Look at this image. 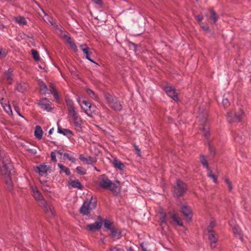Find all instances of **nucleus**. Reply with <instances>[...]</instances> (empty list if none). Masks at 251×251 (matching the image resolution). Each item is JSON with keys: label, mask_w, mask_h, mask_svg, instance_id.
<instances>
[{"label": "nucleus", "mask_w": 251, "mask_h": 251, "mask_svg": "<svg viewBox=\"0 0 251 251\" xmlns=\"http://www.w3.org/2000/svg\"><path fill=\"white\" fill-rule=\"evenodd\" d=\"M12 168L13 166L9 157L4 151L0 150V173L1 175L7 176L5 179V183L9 191L12 190L13 182L11 178L9 177V175L12 174Z\"/></svg>", "instance_id": "nucleus-1"}, {"label": "nucleus", "mask_w": 251, "mask_h": 251, "mask_svg": "<svg viewBox=\"0 0 251 251\" xmlns=\"http://www.w3.org/2000/svg\"><path fill=\"white\" fill-rule=\"evenodd\" d=\"M207 113L206 111L200 114L197 117V121L200 124V129L203 131L204 136H207L209 135V126L207 124Z\"/></svg>", "instance_id": "nucleus-2"}, {"label": "nucleus", "mask_w": 251, "mask_h": 251, "mask_svg": "<svg viewBox=\"0 0 251 251\" xmlns=\"http://www.w3.org/2000/svg\"><path fill=\"white\" fill-rule=\"evenodd\" d=\"M98 183L100 187L106 189H109L112 191H116L118 187L112 182L108 178L104 175L99 177Z\"/></svg>", "instance_id": "nucleus-3"}, {"label": "nucleus", "mask_w": 251, "mask_h": 251, "mask_svg": "<svg viewBox=\"0 0 251 251\" xmlns=\"http://www.w3.org/2000/svg\"><path fill=\"white\" fill-rule=\"evenodd\" d=\"M97 202L92 197L90 199L86 200L83 205L80 208V211L83 215H88L90 213V210L95 209L96 207Z\"/></svg>", "instance_id": "nucleus-4"}, {"label": "nucleus", "mask_w": 251, "mask_h": 251, "mask_svg": "<svg viewBox=\"0 0 251 251\" xmlns=\"http://www.w3.org/2000/svg\"><path fill=\"white\" fill-rule=\"evenodd\" d=\"M105 99L107 103L111 108L115 110H120L122 109V105L116 97L109 93H106L105 94Z\"/></svg>", "instance_id": "nucleus-5"}, {"label": "nucleus", "mask_w": 251, "mask_h": 251, "mask_svg": "<svg viewBox=\"0 0 251 251\" xmlns=\"http://www.w3.org/2000/svg\"><path fill=\"white\" fill-rule=\"evenodd\" d=\"M244 112L241 108H239L238 111L232 110L227 114V119L230 123L239 122L243 116Z\"/></svg>", "instance_id": "nucleus-6"}, {"label": "nucleus", "mask_w": 251, "mask_h": 251, "mask_svg": "<svg viewBox=\"0 0 251 251\" xmlns=\"http://www.w3.org/2000/svg\"><path fill=\"white\" fill-rule=\"evenodd\" d=\"M187 190V187L184 182L179 179L177 180L176 185L174 187V194L176 197L183 195Z\"/></svg>", "instance_id": "nucleus-7"}, {"label": "nucleus", "mask_w": 251, "mask_h": 251, "mask_svg": "<svg viewBox=\"0 0 251 251\" xmlns=\"http://www.w3.org/2000/svg\"><path fill=\"white\" fill-rule=\"evenodd\" d=\"M208 240L212 248L216 247V243L218 240V236L215 232L210 228H207Z\"/></svg>", "instance_id": "nucleus-8"}, {"label": "nucleus", "mask_w": 251, "mask_h": 251, "mask_svg": "<svg viewBox=\"0 0 251 251\" xmlns=\"http://www.w3.org/2000/svg\"><path fill=\"white\" fill-rule=\"evenodd\" d=\"M73 118L75 128L77 131H80L82 128V120L76 111L69 114Z\"/></svg>", "instance_id": "nucleus-9"}, {"label": "nucleus", "mask_w": 251, "mask_h": 251, "mask_svg": "<svg viewBox=\"0 0 251 251\" xmlns=\"http://www.w3.org/2000/svg\"><path fill=\"white\" fill-rule=\"evenodd\" d=\"M38 105L43 110L50 111L53 108L51 102L47 98L42 99L38 102Z\"/></svg>", "instance_id": "nucleus-10"}, {"label": "nucleus", "mask_w": 251, "mask_h": 251, "mask_svg": "<svg viewBox=\"0 0 251 251\" xmlns=\"http://www.w3.org/2000/svg\"><path fill=\"white\" fill-rule=\"evenodd\" d=\"M167 95L175 101L178 100V93L176 89L172 86H166L164 89Z\"/></svg>", "instance_id": "nucleus-11"}, {"label": "nucleus", "mask_w": 251, "mask_h": 251, "mask_svg": "<svg viewBox=\"0 0 251 251\" xmlns=\"http://www.w3.org/2000/svg\"><path fill=\"white\" fill-rule=\"evenodd\" d=\"M79 47L81 50L83 51L85 56L87 59L91 61V62L94 63L97 65H98V64L94 61L93 60L91 59L90 55L92 54V52L90 51V49L88 47L86 44H84L80 45Z\"/></svg>", "instance_id": "nucleus-12"}, {"label": "nucleus", "mask_w": 251, "mask_h": 251, "mask_svg": "<svg viewBox=\"0 0 251 251\" xmlns=\"http://www.w3.org/2000/svg\"><path fill=\"white\" fill-rule=\"evenodd\" d=\"M30 188L32 193V196L36 201H40L41 203L43 201H45L42 194L40 192L36 186H31Z\"/></svg>", "instance_id": "nucleus-13"}, {"label": "nucleus", "mask_w": 251, "mask_h": 251, "mask_svg": "<svg viewBox=\"0 0 251 251\" xmlns=\"http://www.w3.org/2000/svg\"><path fill=\"white\" fill-rule=\"evenodd\" d=\"M181 211L185 217L188 220H191L193 216V213L191 208L186 204H183L181 207Z\"/></svg>", "instance_id": "nucleus-14"}, {"label": "nucleus", "mask_w": 251, "mask_h": 251, "mask_svg": "<svg viewBox=\"0 0 251 251\" xmlns=\"http://www.w3.org/2000/svg\"><path fill=\"white\" fill-rule=\"evenodd\" d=\"M35 170L41 176H47L49 171V168L45 164H41L35 167Z\"/></svg>", "instance_id": "nucleus-15"}, {"label": "nucleus", "mask_w": 251, "mask_h": 251, "mask_svg": "<svg viewBox=\"0 0 251 251\" xmlns=\"http://www.w3.org/2000/svg\"><path fill=\"white\" fill-rule=\"evenodd\" d=\"M79 158L85 164L93 165L96 162V159L91 156L84 157L82 154L79 155Z\"/></svg>", "instance_id": "nucleus-16"}, {"label": "nucleus", "mask_w": 251, "mask_h": 251, "mask_svg": "<svg viewBox=\"0 0 251 251\" xmlns=\"http://www.w3.org/2000/svg\"><path fill=\"white\" fill-rule=\"evenodd\" d=\"M207 20L211 24H215L217 20L216 13L213 10H210L207 14Z\"/></svg>", "instance_id": "nucleus-17"}, {"label": "nucleus", "mask_w": 251, "mask_h": 251, "mask_svg": "<svg viewBox=\"0 0 251 251\" xmlns=\"http://www.w3.org/2000/svg\"><path fill=\"white\" fill-rule=\"evenodd\" d=\"M101 226L102 222L101 221H97L93 224L87 225L86 228L89 231H93L100 229Z\"/></svg>", "instance_id": "nucleus-18"}, {"label": "nucleus", "mask_w": 251, "mask_h": 251, "mask_svg": "<svg viewBox=\"0 0 251 251\" xmlns=\"http://www.w3.org/2000/svg\"><path fill=\"white\" fill-rule=\"evenodd\" d=\"M112 163L114 167L116 169L120 171H123L125 169V165L117 157L114 158Z\"/></svg>", "instance_id": "nucleus-19"}, {"label": "nucleus", "mask_w": 251, "mask_h": 251, "mask_svg": "<svg viewBox=\"0 0 251 251\" xmlns=\"http://www.w3.org/2000/svg\"><path fill=\"white\" fill-rule=\"evenodd\" d=\"M41 204H43L45 208V210L49 213L50 216H51L54 215V211L51 205L48 204L45 201H43Z\"/></svg>", "instance_id": "nucleus-20"}, {"label": "nucleus", "mask_w": 251, "mask_h": 251, "mask_svg": "<svg viewBox=\"0 0 251 251\" xmlns=\"http://www.w3.org/2000/svg\"><path fill=\"white\" fill-rule=\"evenodd\" d=\"M43 131L41 127L36 126L34 131V136L38 140H40L43 136Z\"/></svg>", "instance_id": "nucleus-21"}, {"label": "nucleus", "mask_w": 251, "mask_h": 251, "mask_svg": "<svg viewBox=\"0 0 251 251\" xmlns=\"http://www.w3.org/2000/svg\"><path fill=\"white\" fill-rule=\"evenodd\" d=\"M66 102L69 114L76 111L74 106V102L72 100L67 98L66 99Z\"/></svg>", "instance_id": "nucleus-22"}, {"label": "nucleus", "mask_w": 251, "mask_h": 251, "mask_svg": "<svg viewBox=\"0 0 251 251\" xmlns=\"http://www.w3.org/2000/svg\"><path fill=\"white\" fill-rule=\"evenodd\" d=\"M171 216L173 221L175 222L177 225L180 226H182L183 225V223L181 221V220L175 212L171 213Z\"/></svg>", "instance_id": "nucleus-23"}, {"label": "nucleus", "mask_w": 251, "mask_h": 251, "mask_svg": "<svg viewBox=\"0 0 251 251\" xmlns=\"http://www.w3.org/2000/svg\"><path fill=\"white\" fill-rule=\"evenodd\" d=\"M42 11L44 14V17L43 18L44 21L47 23L50 24L51 25H54V22L53 18L46 14L43 10H42Z\"/></svg>", "instance_id": "nucleus-24"}, {"label": "nucleus", "mask_w": 251, "mask_h": 251, "mask_svg": "<svg viewBox=\"0 0 251 251\" xmlns=\"http://www.w3.org/2000/svg\"><path fill=\"white\" fill-rule=\"evenodd\" d=\"M14 21L20 25H25L27 21L23 16H18L14 18Z\"/></svg>", "instance_id": "nucleus-25"}, {"label": "nucleus", "mask_w": 251, "mask_h": 251, "mask_svg": "<svg viewBox=\"0 0 251 251\" xmlns=\"http://www.w3.org/2000/svg\"><path fill=\"white\" fill-rule=\"evenodd\" d=\"M57 130L58 133L62 134L64 135L71 136L73 135V132L71 130L67 128L62 129L60 127H58Z\"/></svg>", "instance_id": "nucleus-26"}, {"label": "nucleus", "mask_w": 251, "mask_h": 251, "mask_svg": "<svg viewBox=\"0 0 251 251\" xmlns=\"http://www.w3.org/2000/svg\"><path fill=\"white\" fill-rule=\"evenodd\" d=\"M200 158L201 163L203 165V166L205 167L206 169H209V166L206 157L203 155H201Z\"/></svg>", "instance_id": "nucleus-27"}, {"label": "nucleus", "mask_w": 251, "mask_h": 251, "mask_svg": "<svg viewBox=\"0 0 251 251\" xmlns=\"http://www.w3.org/2000/svg\"><path fill=\"white\" fill-rule=\"evenodd\" d=\"M5 77L7 79V82L10 84L13 79V70L9 69L5 74Z\"/></svg>", "instance_id": "nucleus-28"}, {"label": "nucleus", "mask_w": 251, "mask_h": 251, "mask_svg": "<svg viewBox=\"0 0 251 251\" xmlns=\"http://www.w3.org/2000/svg\"><path fill=\"white\" fill-rule=\"evenodd\" d=\"M57 165L60 168L61 172H64L66 174V175H70V171L69 168L65 167L63 165L60 163H58Z\"/></svg>", "instance_id": "nucleus-29"}, {"label": "nucleus", "mask_w": 251, "mask_h": 251, "mask_svg": "<svg viewBox=\"0 0 251 251\" xmlns=\"http://www.w3.org/2000/svg\"><path fill=\"white\" fill-rule=\"evenodd\" d=\"M63 36L66 38L67 41L70 44V45L71 46V47L74 50H77L76 46L75 45V43L72 40L71 37L68 36H67V35H63Z\"/></svg>", "instance_id": "nucleus-30"}, {"label": "nucleus", "mask_w": 251, "mask_h": 251, "mask_svg": "<svg viewBox=\"0 0 251 251\" xmlns=\"http://www.w3.org/2000/svg\"><path fill=\"white\" fill-rule=\"evenodd\" d=\"M86 92L87 94L93 99L95 100H98V97L96 95V94L95 93V92L92 90L91 89H90L89 88H87L86 89Z\"/></svg>", "instance_id": "nucleus-31"}, {"label": "nucleus", "mask_w": 251, "mask_h": 251, "mask_svg": "<svg viewBox=\"0 0 251 251\" xmlns=\"http://www.w3.org/2000/svg\"><path fill=\"white\" fill-rule=\"evenodd\" d=\"M235 140L236 142H238L239 144L243 143L245 141V136H242L238 133L235 136Z\"/></svg>", "instance_id": "nucleus-32"}, {"label": "nucleus", "mask_w": 251, "mask_h": 251, "mask_svg": "<svg viewBox=\"0 0 251 251\" xmlns=\"http://www.w3.org/2000/svg\"><path fill=\"white\" fill-rule=\"evenodd\" d=\"M159 218L161 225H165L166 223V213L164 211H161L159 213Z\"/></svg>", "instance_id": "nucleus-33"}, {"label": "nucleus", "mask_w": 251, "mask_h": 251, "mask_svg": "<svg viewBox=\"0 0 251 251\" xmlns=\"http://www.w3.org/2000/svg\"><path fill=\"white\" fill-rule=\"evenodd\" d=\"M70 185L74 188H77L80 189H82V186L81 183L78 180L72 181Z\"/></svg>", "instance_id": "nucleus-34"}, {"label": "nucleus", "mask_w": 251, "mask_h": 251, "mask_svg": "<svg viewBox=\"0 0 251 251\" xmlns=\"http://www.w3.org/2000/svg\"><path fill=\"white\" fill-rule=\"evenodd\" d=\"M31 52L32 53L33 58L36 61H39L40 60V56H39V53L37 52V51H36L34 49H32L31 50Z\"/></svg>", "instance_id": "nucleus-35"}, {"label": "nucleus", "mask_w": 251, "mask_h": 251, "mask_svg": "<svg viewBox=\"0 0 251 251\" xmlns=\"http://www.w3.org/2000/svg\"><path fill=\"white\" fill-rule=\"evenodd\" d=\"M233 230L234 234L236 236H239L240 239L242 240V238L240 236L241 230L238 226H235L233 227Z\"/></svg>", "instance_id": "nucleus-36"}, {"label": "nucleus", "mask_w": 251, "mask_h": 251, "mask_svg": "<svg viewBox=\"0 0 251 251\" xmlns=\"http://www.w3.org/2000/svg\"><path fill=\"white\" fill-rule=\"evenodd\" d=\"M76 170L77 172L81 175H84L86 173V170L81 166L77 167Z\"/></svg>", "instance_id": "nucleus-37"}, {"label": "nucleus", "mask_w": 251, "mask_h": 251, "mask_svg": "<svg viewBox=\"0 0 251 251\" xmlns=\"http://www.w3.org/2000/svg\"><path fill=\"white\" fill-rule=\"evenodd\" d=\"M42 188L43 190L46 192H50L51 191V187L48 184L42 186Z\"/></svg>", "instance_id": "nucleus-38"}, {"label": "nucleus", "mask_w": 251, "mask_h": 251, "mask_svg": "<svg viewBox=\"0 0 251 251\" xmlns=\"http://www.w3.org/2000/svg\"><path fill=\"white\" fill-rule=\"evenodd\" d=\"M63 155L73 163H75L76 160L75 157L71 156L69 154L67 153H64L63 154Z\"/></svg>", "instance_id": "nucleus-39"}, {"label": "nucleus", "mask_w": 251, "mask_h": 251, "mask_svg": "<svg viewBox=\"0 0 251 251\" xmlns=\"http://www.w3.org/2000/svg\"><path fill=\"white\" fill-rule=\"evenodd\" d=\"M4 108L5 111L10 115H12V111L11 109V107L9 104H6L4 106Z\"/></svg>", "instance_id": "nucleus-40"}, {"label": "nucleus", "mask_w": 251, "mask_h": 251, "mask_svg": "<svg viewBox=\"0 0 251 251\" xmlns=\"http://www.w3.org/2000/svg\"><path fill=\"white\" fill-rule=\"evenodd\" d=\"M225 181L228 186L229 191H231L232 190V186L231 181L228 178H225Z\"/></svg>", "instance_id": "nucleus-41"}, {"label": "nucleus", "mask_w": 251, "mask_h": 251, "mask_svg": "<svg viewBox=\"0 0 251 251\" xmlns=\"http://www.w3.org/2000/svg\"><path fill=\"white\" fill-rule=\"evenodd\" d=\"M112 223L109 220H104V227L107 229H110L111 227Z\"/></svg>", "instance_id": "nucleus-42"}, {"label": "nucleus", "mask_w": 251, "mask_h": 251, "mask_svg": "<svg viewBox=\"0 0 251 251\" xmlns=\"http://www.w3.org/2000/svg\"><path fill=\"white\" fill-rule=\"evenodd\" d=\"M222 103H223V106L225 108L227 107L229 105V102L228 99H227V98L223 99Z\"/></svg>", "instance_id": "nucleus-43"}, {"label": "nucleus", "mask_w": 251, "mask_h": 251, "mask_svg": "<svg viewBox=\"0 0 251 251\" xmlns=\"http://www.w3.org/2000/svg\"><path fill=\"white\" fill-rule=\"evenodd\" d=\"M56 156H57V155H56V152H54V151H52L51 152V153H50L51 159L54 162H56L57 161Z\"/></svg>", "instance_id": "nucleus-44"}, {"label": "nucleus", "mask_w": 251, "mask_h": 251, "mask_svg": "<svg viewBox=\"0 0 251 251\" xmlns=\"http://www.w3.org/2000/svg\"><path fill=\"white\" fill-rule=\"evenodd\" d=\"M7 54V51L2 48H0V56L2 57H5Z\"/></svg>", "instance_id": "nucleus-45"}, {"label": "nucleus", "mask_w": 251, "mask_h": 251, "mask_svg": "<svg viewBox=\"0 0 251 251\" xmlns=\"http://www.w3.org/2000/svg\"><path fill=\"white\" fill-rule=\"evenodd\" d=\"M112 234L113 236H118L120 235V233L116 229L112 228L111 229Z\"/></svg>", "instance_id": "nucleus-46"}, {"label": "nucleus", "mask_w": 251, "mask_h": 251, "mask_svg": "<svg viewBox=\"0 0 251 251\" xmlns=\"http://www.w3.org/2000/svg\"><path fill=\"white\" fill-rule=\"evenodd\" d=\"M129 46L131 50H133L135 52H136L137 49V46L136 44L133 43H129Z\"/></svg>", "instance_id": "nucleus-47"}, {"label": "nucleus", "mask_w": 251, "mask_h": 251, "mask_svg": "<svg viewBox=\"0 0 251 251\" xmlns=\"http://www.w3.org/2000/svg\"><path fill=\"white\" fill-rule=\"evenodd\" d=\"M207 176L209 177H211L212 178L213 181L215 183H217V177L216 176L213 175V174H207Z\"/></svg>", "instance_id": "nucleus-48"}, {"label": "nucleus", "mask_w": 251, "mask_h": 251, "mask_svg": "<svg viewBox=\"0 0 251 251\" xmlns=\"http://www.w3.org/2000/svg\"><path fill=\"white\" fill-rule=\"evenodd\" d=\"M54 26V27L55 28V29L56 30V32L59 34V32H62V30L60 28V26L57 25H56L55 23H54V25H53Z\"/></svg>", "instance_id": "nucleus-49"}, {"label": "nucleus", "mask_w": 251, "mask_h": 251, "mask_svg": "<svg viewBox=\"0 0 251 251\" xmlns=\"http://www.w3.org/2000/svg\"><path fill=\"white\" fill-rule=\"evenodd\" d=\"M14 109L16 113L20 117L23 118H25L20 113L19 108L17 106H14Z\"/></svg>", "instance_id": "nucleus-50"}, {"label": "nucleus", "mask_w": 251, "mask_h": 251, "mask_svg": "<svg viewBox=\"0 0 251 251\" xmlns=\"http://www.w3.org/2000/svg\"><path fill=\"white\" fill-rule=\"evenodd\" d=\"M82 103L86 106L89 109L91 107V103L89 102L88 101L86 100H83Z\"/></svg>", "instance_id": "nucleus-51"}, {"label": "nucleus", "mask_w": 251, "mask_h": 251, "mask_svg": "<svg viewBox=\"0 0 251 251\" xmlns=\"http://www.w3.org/2000/svg\"><path fill=\"white\" fill-rule=\"evenodd\" d=\"M201 25L202 29L205 31H208L209 30V27L207 25H203L202 23H200Z\"/></svg>", "instance_id": "nucleus-52"}, {"label": "nucleus", "mask_w": 251, "mask_h": 251, "mask_svg": "<svg viewBox=\"0 0 251 251\" xmlns=\"http://www.w3.org/2000/svg\"><path fill=\"white\" fill-rule=\"evenodd\" d=\"M80 106H81V108L83 109L84 112H85V113H86V114L88 116L91 117V113H89L87 109H85V108H84L83 107V106H82L81 104H80Z\"/></svg>", "instance_id": "nucleus-53"}, {"label": "nucleus", "mask_w": 251, "mask_h": 251, "mask_svg": "<svg viewBox=\"0 0 251 251\" xmlns=\"http://www.w3.org/2000/svg\"><path fill=\"white\" fill-rule=\"evenodd\" d=\"M94 2H95L96 4H99V5H101L102 0H92Z\"/></svg>", "instance_id": "nucleus-54"}, {"label": "nucleus", "mask_w": 251, "mask_h": 251, "mask_svg": "<svg viewBox=\"0 0 251 251\" xmlns=\"http://www.w3.org/2000/svg\"><path fill=\"white\" fill-rule=\"evenodd\" d=\"M39 181H40L41 184L42 185V186H43V185L47 184V181L46 180H42L41 178H39Z\"/></svg>", "instance_id": "nucleus-55"}, {"label": "nucleus", "mask_w": 251, "mask_h": 251, "mask_svg": "<svg viewBox=\"0 0 251 251\" xmlns=\"http://www.w3.org/2000/svg\"><path fill=\"white\" fill-rule=\"evenodd\" d=\"M197 19L198 21L200 22V23H201V21L203 19V17H202V16H201V15H199L197 16Z\"/></svg>", "instance_id": "nucleus-56"}, {"label": "nucleus", "mask_w": 251, "mask_h": 251, "mask_svg": "<svg viewBox=\"0 0 251 251\" xmlns=\"http://www.w3.org/2000/svg\"><path fill=\"white\" fill-rule=\"evenodd\" d=\"M215 223L214 222L212 221L210 223L209 226L207 227V228H210L211 229H213V227L215 226Z\"/></svg>", "instance_id": "nucleus-57"}, {"label": "nucleus", "mask_w": 251, "mask_h": 251, "mask_svg": "<svg viewBox=\"0 0 251 251\" xmlns=\"http://www.w3.org/2000/svg\"><path fill=\"white\" fill-rule=\"evenodd\" d=\"M109 251H120V249L117 248V247H114L112 248H111Z\"/></svg>", "instance_id": "nucleus-58"}, {"label": "nucleus", "mask_w": 251, "mask_h": 251, "mask_svg": "<svg viewBox=\"0 0 251 251\" xmlns=\"http://www.w3.org/2000/svg\"><path fill=\"white\" fill-rule=\"evenodd\" d=\"M135 150L136 151V152H137V153L138 154V155H140V153H141V151H140V150L137 147V146H135Z\"/></svg>", "instance_id": "nucleus-59"}, {"label": "nucleus", "mask_w": 251, "mask_h": 251, "mask_svg": "<svg viewBox=\"0 0 251 251\" xmlns=\"http://www.w3.org/2000/svg\"><path fill=\"white\" fill-rule=\"evenodd\" d=\"M54 152L56 153L57 156L58 155H61L63 154L60 151H55Z\"/></svg>", "instance_id": "nucleus-60"}, {"label": "nucleus", "mask_w": 251, "mask_h": 251, "mask_svg": "<svg viewBox=\"0 0 251 251\" xmlns=\"http://www.w3.org/2000/svg\"><path fill=\"white\" fill-rule=\"evenodd\" d=\"M53 95L55 99H57L58 98V95L56 91H54Z\"/></svg>", "instance_id": "nucleus-61"}, {"label": "nucleus", "mask_w": 251, "mask_h": 251, "mask_svg": "<svg viewBox=\"0 0 251 251\" xmlns=\"http://www.w3.org/2000/svg\"><path fill=\"white\" fill-rule=\"evenodd\" d=\"M41 86V87L44 88H45L46 90H47V86H46V85L45 83H42V84H41V86Z\"/></svg>", "instance_id": "nucleus-62"}, {"label": "nucleus", "mask_w": 251, "mask_h": 251, "mask_svg": "<svg viewBox=\"0 0 251 251\" xmlns=\"http://www.w3.org/2000/svg\"><path fill=\"white\" fill-rule=\"evenodd\" d=\"M141 248H142V249L143 251H149L148 250H147V249H146L144 248V246H143V243H142V244H141Z\"/></svg>", "instance_id": "nucleus-63"}, {"label": "nucleus", "mask_w": 251, "mask_h": 251, "mask_svg": "<svg viewBox=\"0 0 251 251\" xmlns=\"http://www.w3.org/2000/svg\"><path fill=\"white\" fill-rule=\"evenodd\" d=\"M126 249L127 251H134L131 247H126Z\"/></svg>", "instance_id": "nucleus-64"}]
</instances>
